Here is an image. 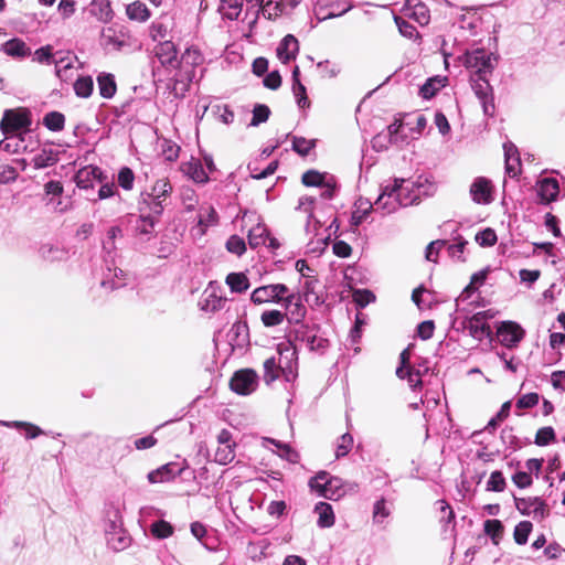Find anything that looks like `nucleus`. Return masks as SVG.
I'll list each match as a JSON object with an SVG mask.
<instances>
[{
  "instance_id": "6e6d98bb",
  "label": "nucleus",
  "mask_w": 565,
  "mask_h": 565,
  "mask_svg": "<svg viewBox=\"0 0 565 565\" xmlns=\"http://www.w3.org/2000/svg\"><path fill=\"white\" fill-rule=\"evenodd\" d=\"M555 438L554 429L550 426L540 428L535 435V444L537 446H547Z\"/></svg>"
},
{
  "instance_id": "b1692460",
  "label": "nucleus",
  "mask_w": 565,
  "mask_h": 565,
  "mask_svg": "<svg viewBox=\"0 0 565 565\" xmlns=\"http://www.w3.org/2000/svg\"><path fill=\"white\" fill-rule=\"evenodd\" d=\"M487 317V312H478L470 319L469 330L475 338L481 339L482 337L490 335V326L484 322Z\"/></svg>"
},
{
  "instance_id": "72a5a7b5",
  "label": "nucleus",
  "mask_w": 565,
  "mask_h": 565,
  "mask_svg": "<svg viewBox=\"0 0 565 565\" xmlns=\"http://www.w3.org/2000/svg\"><path fill=\"white\" fill-rule=\"evenodd\" d=\"M39 255L41 258L50 262L61 260L65 252L53 243H44L39 248Z\"/></svg>"
},
{
  "instance_id": "cd10ccee",
  "label": "nucleus",
  "mask_w": 565,
  "mask_h": 565,
  "mask_svg": "<svg viewBox=\"0 0 565 565\" xmlns=\"http://www.w3.org/2000/svg\"><path fill=\"white\" fill-rule=\"evenodd\" d=\"M373 210V204L366 199H359L354 204V211L352 212L351 223L354 226H359L366 216Z\"/></svg>"
},
{
  "instance_id": "79ce46f5",
  "label": "nucleus",
  "mask_w": 565,
  "mask_h": 565,
  "mask_svg": "<svg viewBox=\"0 0 565 565\" xmlns=\"http://www.w3.org/2000/svg\"><path fill=\"white\" fill-rule=\"evenodd\" d=\"M280 369L275 358H269L264 362V380L266 383H271L279 377Z\"/></svg>"
},
{
  "instance_id": "393cba45",
  "label": "nucleus",
  "mask_w": 565,
  "mask_h": 565,
  "mask_svg": "<svg viewBox=\"0 0 565 565\" xmlns=\"http://www.w3.org/2000/svg\"><path fill=\"white\" fill-rule=\"evenodd\" d=\"M182 171L194 182L205 183L209 180L207 173L204 171L199 160L192 159L182 164Z\"/></svg>"
},
{
  "instance_id": "9b49d317",
  "label": "nucleus",
  "mask_w": 565,
  "mask_h": 565,
  "mask_svg": "<svg viewBox=\"0 0 565 565\" xmlns=\"http://www.w3.org/2000/svg\"><path fill=\"white\" fill-rule=\"evenodd\" d=\"M204 57L201 51L198 47L191 46L188 47L181 58L178 62V66L181 71L184 72V77L180 75V81L186 79L191 82L194 77L193 70L195 66H199L203 63Z\"/></svg>"
},
{
  "instance_id": "c756f323",
  "label": "nucleus",
  "mask_w": 565,
  "mask_h": 565,
  "mask_svg": "<svg viewBox=\"0 0 565 565\" xmlns=\"http://www.w3.org/2000/svg\"><path fill=\"white\" fill-rule=\"evenodd\" d=\"M98 90L102 97L111 98L117 90L115 78L111 74H100L97 77Z\"/></svg>"
},
{
  "instance_id": "4be33fe9",
  "label": "nucleus",
  "mask_w": 565,
  "mask_h": 565,
  "mask_svg": "<svg viewBox=\"0 0 565 565\" xmlns=\"http://www.w3.org/2000/svg\"><path fill=\"white\" fill-rule=\"evenodd\" d=\"M558 193L559 185L556 179L545 178L537 183V194L544 203L555 201Z\"/></svg>"
},
{
  "instance_id": "a211bd4d",
  "label": "nucleus",
  "mask_w": 565,
  "mask_h": 565,
  "mask_svg": "<svg viewBox=\"0 0 565 565\" xmlns=\"http://www.w3.org/2000/svg\"><path fill=\"white\" fill-rule=\"evenodd\" d=\"M154 55L163 66L178 67L175 45L171 41H161L154 47Z\"/></svg>"
},
{
  "instance_id": "69168bd1",
  "label": "nucleus",
  "mask_w": 565,
  "mask_h": 565,
  "mask_svg": "<svg viewBox=\"0 0 565 565\" xmlns=\"http://www.w3.org/2000/svg\"><path fill=\"white\" fill-rule=\"evenodd\" d=\"M286 310L289 311V321L292 322H299L306 313V308L299 302V299L296 296L291 307Z\"/></svg>"
},
{
  "instance_id": "052dcab7",
  "label": "nucleus",
  "mask_w": 565,
  "mask_h": 565,
  "mask_svg": "<svg viewBox=\"0 0 565 565\" xmlns=\"http://www.w3.org/2000/svg\"><path fill=\"white\" fill-rule=\"evenodd\" d=\"M427 125V119L424 115L418 114L416 115L413 120H409L405 124V126L409 127V130L412 132H415L416 136H413V138H417L422 134V131L425 129Z\"/></svg>"
},
{
  "instance_id": "2f4dec72",
  "label": "nucleus",
  "mask_w": 565,
  "mask_h": 565,
  "mask_svg": "<svg viewBox=\"0 0 565 565\" xmlns=\"http://www.w3.org/2000/svg\"><path fill=\"white\" fill-rule=\"evenodd\" d=\"M267 239V228L263 223H257L248 231V244L252 248L264 245Z\"/></svg>"
},
{
  "instance_id": "864d4df0",
  "label": "nucleus",
  "mask_w": 565,
  "mask_h": 565,
  "mask_svg": "<svg viewBox=\"0 0 565 565\" xmlns=\"http://www.w3.org/2000/svg\"><path fill=\"white\" fill-rule=\"evenodd\" d=\"M151 532L158 539H167L172 535L173 527L166 521H158L152 524Z\"/></svg>"
},
{
  "instance_id": "5fc2aeb1",
  "label": "nucleus",
  "mask_w": 565,
  "mask_h": 565,
  "mask_svg": "<svg viewBox=\"0 0 565 565\" xmlns=\"http://www.w3.org/2000/svg\"><path fill=\"white\" fill-rule=\"evenodd\" d=\"M476 242L480 246H493L497 243V234L492 228H486L476 235Z\"/></svg>"
},
{
  "instance_id": "dca6fc26",
  "label": "nucleus",
  "mask_w": 565,
  "mask_h": 565,
  "mask_svg": "<svg viewBox=\"0 0 565 565\" xmlns=\"http://www.w3.org/2000/svg\"><path fill=\"white\" fill-rule=\"evenodd\" d=\"M217 224V213L211 205H202L198 213V225L191 230L194 236L204 235L207 227Z\"/></svg>"
},
{
  "instance_id": "f3484780",
  "label": "nucleus",
  "mask_w": 565,
  "mask_h": 565,
  "mask_svg": "<svg viewBox=\"0 0 565 565\" xmlns=\"http://www.w3.org/2000/svg\"><path fill=\"white\" fill-rule=\"evenodd\" d=\"M107 543L110 548L119 552L130 546L131 539L126 530L113 522L110 530L107 531Z\"/></svg>"
},
{
  "instance_id": "9d476101",
  "label": "nucleus",
  "mask_w": 565,
  "mask_h": 565,
  "mask_svg": "<svg viewBox=\"0 0 565 565\" xmlns=\"http://www.w3.org/2000/svg\"><path fill=\"white\" fill-rule=\"evenodd\" d=\"M469 194L476 204H490L493 201L492 182L484 177L476 178L470 184Z\"/></svg>"
},
{
  "instance_id": "7c9ffc66",
  "label": "nucleus",
  "mask_w": 565,
  "mask_h": 565,
  "mask_svg": "<svg viewBox=\"0 0 565 565\" xmlns=\"http://www.w3.org/2000/svg\"><path fill=\"white\" fill-rule=\"evenodd\" d=\"M226 284L233 292H244L249 288V280L243 273H231L226 276Z\"/></svg>"
},
{
  "instance_id": "de8ad7c7",
  "label": "nucleus",
  "mask_w": 565,
  "mask_h": 565,
  "mask_svg": "<svg viewBox=\"0 0 565 565\" xmlns=\"http://www.w3.org/2000/svg\"><path fill=\"white\" fill-rule=\"evenodd\" d=\"M484 533L489 535L492 541L498 544L503 533V525L499 520H487L484 522Z\"/></svg>"
},
{
  "instance_id": "6e6552de",
  "label": "nucleus",
  "mask_w": 565,
  "mask_h": 565,
  "mask_svg": "<svg viewBox=\"0 0 565 565\" xmlns=\"http://www.w3.org/2000/svg\"><path fill=\"white\" fill-rule=\"evenodd\" d=\"M171 191L172 185L168 179H158L151 186L150 192L145 194L143 201L153 214L160 215L163 211L162 202L169 196Z\"/></svg>"
},
{
  "instance_id": "5701e85b",
  "label": "nucleus",
  "mask_w": 565,
  "mask_h": 565,
  "mask_svg": "<svg viewBox=\"0 0 565 565\" xmlns=\"http://www.w3.org/2000/svg\"><path fill=\"white\" fill-rule=\"evenodd\" d=\"M2 51L4 54L11 57L23 58L31 54L30 47L26 43L18 38L11 39L2 44Z\"/></svg>"
},
{
  "instance_id": "680f3d73",
  "label": "nucleus",
  "mask_w": 565,
  "mask_h": 565,
  "mask_svg": "<svg viewBox=\"0 0 565 565\" xmlns=\"http://www.w3.org/2000/svg\"><path fill=\"white\" fill-rule=\"evenodd\" d=\"M135 175L129 168L120 169L118 173V184L125 190H131L134 186Z\"/></svg>"
},
{
  "instance_id": "423d86ee",
  "label": "nucleus",
  "mask_w": 565,
  "mask_h": 565,
  "mask_svg": "<svg viewBox=\"0 0 565 565\" xmlns=\"http://www.w3.org/2000/svg\"><path fill=\"white\" fill-rule=\"evenodd\" d=\"M32 124L29 109L19 107L7 109L0 121V129L3 135L13 134L21 129H28Z\"/></svg>"
},
{
  "instance_id": "aec40b11",
  "label": "nucleus",
  "mask_w": 565,
  "mask_h": 565,
  "mask_svg": "<svg viewBox=\"0 0 565 565\" xmlns=\"http://www.w3.org/2000/svg\"><path fill=\"white\" fill-rule=\"evenodd\" d=\"M299 51L298 40L291 35H286L277 47V57L284 64L294 60Z\"/></svg>"
},
{
  "instance_id": "37998d69",
  "label": "nucleus",
  "mask_w": 565,
  "mask_h": 565,
  "mask_svg": "<svg viewBox=\"0 0 565 565\" xmlns=\"http://www.w3.org/2000/svg\"><path fill=\"white\" fill-rule=\"evenodd\" d=\"M64 121H65L64 116L57 111H51V113L46 114L43 119L44 126L52 131H58V130L63 129Z\"/></svg>"
},
{
  "instance_id": "774afa93",
  "label": "nucleus",
  "mask_w": 565,
  "mask_h": 565,
  "mask_svg": "<svg viewBox=\"0 0 565 565\" xmlns=\"http://www.w3.org/2000/svg\"><path fill=\"white\" fill-rule=\"evenodd\" d=\"M467 245V241L459 238L457 243L448 246V253L451 258L463 262V250Z\"/></svg>"
},
{
  "instance_id": "0eeeda50",
  "label": "nucleus",
  "mask_w": 565,
  "mask_h": 565,
  "mask_svg": "<svg viewBox=\"0 0 565 565\" xmlns=\"http://www.w3.org/2000/svg\"><path fill=\"white\" fill-rule=\"evenodd\" d=\"M278 367L287 382L294 381L297 376L298 356L297 350L291 343L278 345Z\"/></svg>"
},
{
  "instance_id": "bf43d9fd",
  "label": "nucleus",
  "mask_w": 565,
  "mask_h": 565,
  "mask_svg": "<svg viewBox=\"0 0 565 565\" xmlns=\"http://www.w3.org/2000/svg\"><path fill=\"white\" fill-rule=\"evenodd\" d=\"M269 115L270 110L266 105H256L253 110L250 126H258L259 124L267 121Z\"/></svg>"
},
{
  "instance_id": "58836bf2",
  "label": "nucleus",
  "mask_w": 565,
  "mask_h": 565,
  "mask_svg": "<svg viewBox=\"0 0 565 565\" xmlns=\"http://www.w3.org/2000/svg\"><path fill=\"white\" fill-rule=\"evenodd\" d=\"M330 175L316 170H309L302 174V183L307 186H322Z\"/></svg>"
},
{
  "instance_id": "e2e57ef3",
  "label": "nucleus",
  "mask_w": 565,
  "mask_h": 565,
  "mask_svg": "<svg viewBox=\"0 0 565 565\" xmlns=\"http://www.w3.org/2000/svg\"><path fill=\"white\" fill-rule=\"evenodd\" d=\"M403 126H404V124L402 121L395 120L393 124H391L387 127V131L384 132V134L390 139V143H396L397 145V143L404 141V138L398 136V132H399L401 128H403Z\"/></svg>"
},
{
  "instance_id": "a18cd8bd",
  "label": "nucleus",
  "mask_w": 565,
  "mask_h": 565,
  "mask_svg": "<svg viewBox=\"0 0 565 565\" xmlns=\"http://www.w3.org/2000/svg\"><path fill=\"white\" fill-rule=\"evenodd\" d=\"M353 447V437L349 433L343 434L337 441L335 457L342 458L347 456Z\"/></svg>"
},
{
  "instance_id": "2eb2a0df",
  "label": "nucleus",
  "mask_w": 565,
  "mask_h": 565,
  "mask_svg": "<svg viewBox=\"0 0 565 565\" xmlns=\"http://www.w3.org/2000/svg\"><path fill=\"white\" fill-rule=\"evenodd\" d=\"M515 507L522 514L534 519H543L546 514L545 504L539 498H515Z\"/></svg>"
},
{
  "instance_id": "4d7b16f0",
  "label": "nucleus",
  "mask_w": 565,
  "mask_h": 565,
  "mask_svg": "<svg viewBox=\"0 0 565 565\" xmlns=\"http://www.w3.org/2000/svg\"><path fill=\"white\" fill-rule=\"evenodd\" d=\"M315 147L313 140H307L303 137H295L292 140V148L301 156H306Z\"/></svg>"
},
{
  "instance_id": "4c0bfd02",
  "label": "nucleus",
  "mask_w": 565,
  "mask_h": 565,
  "mask_svg": "<svg viewBox=\"0 0 565 565\" xmlns=\"http://www.w3.org/2000/svg\"><path fill=\"white\" fill-rule=\"evenodd\" d=\"M265 443L273 444L278 449L277 454L282 459H286L289 462H294V463L298 461L299 455L294 449H291L289 445L280 443L275 439H270V438H266Z\"/></svg>"
},
{
  "instance_id": "c85d7f7f",
  "label": "nucleus",
  "mask_w": 565,
  "mask_h": 565,
  "mask_svg": "<svg viewBox=\"0 0 565 565\" xmlns=\"http://www.w3.org/2000/svg\"><path fill=\"white\" fill-rule=\"evenodd\" d=\"M220 12L228 20H236L242 12L244 0H220Z\"/></svg>"
},
{
  "instance_id": "49530a36",
  "label": "nucleus",
  "mask_w": 565,
  "mask_h": 565,
  "mask_svg": "<svg viewBox=\"0 0 565 565\" xmlns=\"http://www.w3.org/2000/svg\"><path fill=\"white\" fill-rule=\"evenodd\" d=\"M532 531V523L529 521H522L519 524H516L514 529V541L519 545H523L527 542V537Z\"/></svg>"
},
{
  "instance_id": "f8f14e48",
  "label": "nucleus",
  "mask_w": 565,
  "mask_h": 565,
  "mask_svg": "<svg viewBox=\"0 0 565 565\" xmlns=\"http://www.w3.org/2000/svg\"><path fill=\"white\" fill-rule=\"evenodd\" d=\"M225 302L226 299L221 295L218 288L210 284L202 294L199 308L204 312H216L224 307Z\"/></svg>"
},
{
  "instance_id": "4468645a",
  "label": "nucleus",
  "mask_w": 565,
  "mask_h": 565,
  "mask_svg": "<svg viewBox=\"0 0 565 565\" xmlns=\"http://www.w3.org/2000/svg\"><path fill=\"white\" fill-rule=\"evenodd\" d=\"M405 183H408L409 190L404 191L402 196L414 198V204L417 203L422 196L431 195L436 190L435 184L429 181L428 178L422 175L418 177L416 181L405 180Z\"/></svg>"
},
{
  "instance_id": "ea45409f",
  "label": "nucleus",
  "mask_w": 565,
  "mask_h": 565,
  "mask_svg": "<svg viewBox=\"0 0 565 565\" xmlns=\"http://www.w3.org/2000/svg\"><path fill=\"white\" fill-rule=\"evenodd\" d=\"M235 445H218L215 450L214 460L220 465H227L235 458Z\"/></svg>"
},
{
  "instance_id": "ddd939ff",
  "label": "nucleus",
  "mask_w": 565,
  "mask_h": 565,
  "mask_svg": "<svg viewBox=\"0 0 565 565\" xmlns=\"http://www.w3.org/2000/svg\"><path fill=\"white\" fill-rule=\"evenodd\" d=\"M498 338L507 348L515 347L524 337V330L515 322H502L498 328Z\"/></svg>"
},
{
  "instance_id": "f257e3e1",
  "label": "nucleus",
  "mask_w": 565,
  "mask_h": 565,
  "mask_svg": "<svg viewBox=\"0 0 565 565\" xmlns=\"http://www.w3.org/2000/svg\"><path fill=\"white\" fill-rule=\"evenodd\" d=\"M406 190H409L408 183H405L404 179H395L392 184L382 189L375 201L376 210H381L384 214H391L399 207L414 204V198L402 196V193Z\"/></svg>"
},
{
  "instance_id": "09e8293b",
  "label": "nucleus",
  "mask_w": 565,
  "mask_h": 565,
  "mask_svg": "<svg viewBox=\"0 0 565 565\" xmlns=\"http://www.w3.org/2000/svg\"><path fill=\"white\" fill-rule=\"evenodd\" d=\"M395 23L398 28L399 33L408 39H418L419 33L414 25L408 23L406 20L399 17L394 18Z\"/></svg>"
},
{
  "instance_id": "8fccbe9b",
  "label": "nucleus",
  "mask_w": 565,
  "mask_h": 565,
  "mask_svg": "<svg viewBox=\"0 0 565 565\" xmlns=\"http://www.w3.org/2000/svg\"><path fill=\"white\" fill-rule=\"evenodd\" d=\"M505 488V480L501 471L491 472L487 482L488 491L502 492Z\"/></svg>"
},
{
  "instance_id": "338daca9",
  "label": "nucleus",
  "mask_w": 565,
  "mask_h": 565,
  "mask_svg": "<svg viewBox=\"0 0 565 565\" xmlns=\"http://www.w3.org/2000/svg\"><path fill=\"white\" fill-rule=\"evenodd\" d=\"M540 396L536 393L524 394L516 401V407L521 409L532 408L537 405Z\"/></svg>"
},
{
  "instance_id": "0e129e2a",
  "label": "nucleus",
  "mask_w": 565,
  "mask_h": 565,
  "mask_svg": "<svg viewBox=\"0 0 565 565\" xmlns=\"http://www.w3.org/2000/svg\"><path fill=\"white\" fill-rule=\"evenodd\" d=\"M446 245V241H433L428 244L426 247V254L425 257L428 262H437V255L439 250Z\"/></svg>"
},
{
  "instance_id": "e433bc0d",
  "label": "nucleus",
  "mask_w": 565,
  "mask_h": 565,
  "mask_svg": "<svg viewBox=\"0 0 565 565\" xmlns=\"http://www.w3.org/2000/svg\"><path fill=\"white\" fill-rule=\"evenodd\" d=\"M100 171L97 168L86 167L81 169L76 174V184L78 188L87 189L90 186V180L97 179Z\"/></svg>"
},
{
  "instance_id": "20e7f679",
  "label": "nucleus",
  "mask_w": 565,
  "mask_h": 565,
  "mask_svg": "<svg viewBox=\"0 0 565 565\" xmlns=\"http://www.w3.org/2000/svg\"><path fill=\"white\" fill-rule=\"evenodd\" d=\"M299 3V0H262L257 6L258 9L254 18L248 22L252 31L257 22L258 15L262 14L267 20H276L286 14Z\"/></svg>"
},
{
  "instance_id": "412c9836",
  "label": "nucleus",
  "mask_w": 565,
  "mask_h": 565,
  "mask_svg": "<svg viewBox=\"0 0 565 565\" xmlns=\"http://www.w3.org/2000/svg\"><path fill=\"white\" fill-rule=\"evenodd\" d=\"M182 469H177L175 463H166L160 468L152 470L148 473V480L150 483L169 482L180 476Z\"/></svg>"
},
{
  "instance_id": "a878e982",
  "label": "nucleus",
  "mask_w": 565,
  "mask_h": 565,
  "mask_svg": "<svg viewBox=\"0 0 565 565\" xmlns=\"http://www.w3.org/2000/svg\"><path fill=\"white\" fill-rule=\"evenodd\" d=\"M473 92L482 104L484 114L489 113L488 102L490 99L491 87L487 79V76L478 77V79L473 81L472 84Z\"/></svg>"
},
{
  "instance_id": "6ab92c4d",
  "label": "nucleus",
  "mask_w": 565,
  "mask_h": 565,
  "mask_svg": "<svg viewBox=\"0 0 565 565\" xmlns=\"http://www.w3.org/2000/svg\"><path fill=\"white\" fill-rule=\"evenodd\" d=\"M403 11L405 17L413 19L420 25H426L429 23V10L423 2H415V0H408L404 6Z\"/></svg>"
},
{
  "instance_id": "1a4fd4ad",
  "label": "nucleus",
  "mask_w": 565,
  "mask_h": 565,
  "mask_svg": "<svg viewBox=\"0 0 565 565\" xmlns=\"http://www.w3.org/2000/svg\"><path fill=\"white\" fill-rule=\"evenodd\" d=\"M258 385V376L255 371L245 369L234 373L230 386L232 391L239 395L253 393Z\"/></svg>"
},
{
  "instance_id": "c9c22d12",
  "label": "nucleus",
  "mask_w": 565,
  "mask_h": 565,
  "mask_svg": "<svg viewBox=\"0 0 565 565\" xmlns=\"http://www.w3.org/2000/svg\"><path fill=\"white\" fill-rule=\"evenodd\" d=\"M446 77L435 76L428 78L426 83L420 87V94L424 98L433 97L440 88L446 85Z\"/></svg>"
},
{
  "instance_id": "603ef678",
  "label": "nucleus",
  "mask_w": 565,
  "mask_h": 565,
  "mask_svg": "<svg viewBox=\"0 0 565 565\" xmlns=\"http://www.w3.org/2000/svg\"><path fill=\"white\" fill-rule=\"evenodd\" d=\"M353 300L359 307L364 308L375 300V296L371 290L356 289L353 291Z\"/></svg>"
},
{
  "instance_id": "7ed1b4c3",
  "label": "nucleus",
  "mask_w": 565,
  "mask_h": 565,
  "mask_svg": "<svg viewBox=\"0 0 565 565\" xmlns=\"http://www.w3.org/2000/svg\"><path fill=\"white\" fill-rule=\"evenodd\" d=\"M309 487L329 500H338L345 493L344 481L338 477H330L326 471L312 477Z\"/></svg>"
},
{
  "instance_id": "3c124183",
  "label": "nucleus",
  "mask_w": 565,
  "mask_h": 565,
  "mask_svg": "<svg viewBox=\"0 0 565 565\" xmlns=\"http://www.w3.org/2000/svg\"><path fill=\"white\" fill-rule=\"evenodd\" d=\"M487 276L488 269H482L480 271L475 273L471 276L470 284L462 291L461 297H463L465 295L469 296L471 292H473L477 289L476 286L482 285L486 281Z\"/></svg>"
},
{
  "instance_id": "bb28decb",
  "label": "nucleus",
  "mask_w": 565,
  "mask_h": 565,
  "mask_svg": "<svg viewBox=\"0 0 565 565\" xmlns=\"http://www.w3.org/2000/svg\"><path fill=\"white\" fill-rule=\"evenodd\" d=\"M315 512L318 514L317 524L319 527L327 529L334 524L335 518L331 504L319 502L315 507Z\"/></svg>"
},
{
  "instance_id": "a19ab883",
  "label": "nucleus",
  "mask_w": 565,
  "mask_h": 565,
  "mask_svg": "<svg viewBox=\"0 0 565 565\" xmlns=\"http://www.w3.org/2000/svg\"><path fill=\"white\" fill-rule=\"evenodd\" d=\"M286 317V313L279 311V310H266L262 313L260 320L262 323L267 327H276L284 322Z\"/></svg>"
},
{
  "instance_id": "f03ea898",
  "label": "nucleus",
  "mask_w": 565,
  "mask_h": 565,
  "mask_svg": "<svg viewBox=\"0 0 565 565\" xmlns=\"http://www.w3.org/2000/svg\"><path fill=\"white\" fill-rule=\"evenodd\" d=\"M250 300L255 305L281 302L285 309H289L294 303L295 294H290L289 288L284 284H271L254 289Z\"/></svg>"
},
{
  "instance_id": "13d9d810",
  "label": "nucleus",
  "mask_w": 565,
  "mask_h": 565,
  "mask_svg": "<svg viewBox=\"0 0 565 565\" xmlns=\"http://www.w3.org/2000/svg\"><path fill=\"white\" fill-rule=\"evenodd\" d=\"M226 248L230 253L241 256L246 250V245L242 237L233 235L226 242Z\"/></svg>"
},
{
  "instance_id": "c03bdc74",
  "label": "nucleus",
  "mask_w": 565,
  "mask_h": 565,
  "mask_svg": "<svg viewBox=\"0 0 565 565\" xmlns=\"http://www.w3.org/2000/svg\"><path fill=\"white\" fill-rule=\"evenodd\" d=\"M94 83L92 77H79L74 83V90L79 97H88L93 92Z\"/></svg>"
},
{
  "instance_id": "473e14b6",
  "label": "nucleus",
  "mask_w": 565,
  "mask_h": 565,
  "mask_svg": "<svg viewBox=\"0 0 565 565\" xmlns=\"http://www.w3.org/2000/svg\"><path fill=\"white\" fill-rule=\"evenodd\" d=\"M127 15L130 20L145 22L150 18V12L147 6L141 1H135L127 6Z\"/></svg>"
},
{
  "instance_id": "f704fd0d",
  "label": "nucleus",
  "mask_w": 565,
  "mask_h": 565,
  "mask_svg": "<svg viewBox=\"0 0 565 565\" xmlns=\"http://www.w3.org/2000/svg\"><path fill=\"white\" fill-rule=\"evenodd\" d=\"M0 425L1 426H4V427H11V428H19V429H23L25 431V436L26 438H36L38 436H40L43 431L40 427L31 424V423H26V422H19V420H14V422H7V420H0Z\"/></svg>"
},
{
  "instance_id": "39448f33",
  "label": "nucleus",
  "mask_w": 565,
  "mask_h": 565,
  "mask_svg": "<svg viewBox=\"0 0 565 565\" xmlns=\"http://www.w3.org/2000/svg\"><path fill=\"white\" fill-rule=\"evenodd\" d=\"M497 56L484 49L469 51L465 55L463 64L476 72L478 77L488 76L494 70Z\"/></svg>"
}]
</instances>
